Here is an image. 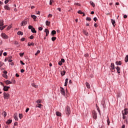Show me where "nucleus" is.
<instances>
[{"label": "nucleus", "mask_w": 128, "mask_h": 128, "mask_svg": "<svg viewBox=\"0 0 128 128\" xmlns=\"http://www.w3.org/2000/svg\"><path fill=\"white\" fill-rule=\"evenodd\" d=\"M65 112L67 116H70V106H67L65 108Z\"/></svg>", "instance_id": "obj_1"}, {"label": "nucleus", "mask_w": 128, "mask_h": 128, "mask_svg": "<svg viewBox=\"0 0 128 128\" xmlns=\"http://www.w3.org/2000/svg\"><path fill=\"white\" fill-rule=\"evenodd\" d=\"M0 36L4 40H8V36L4 33H2Z\"/></svg>", "instance_id": "obj_2"}, {"label": "nucleus", "mask_w": 128, "mask_h": 128, "mask_svg": "<svg viewBox=\"0 0 128 128\" xmlns=\"http://www.w3.org/2000/svg\"><path fill=\"white\" fill-rule=\"evenodd\" d=\"M10 95L6 93L5 92H4V98L6 100H8V98H10Z\"/></svg>", "instance_id": "obj_3"}, {"label": "nucleus", "mask_w": 128, "mask_h": 128, "mask_svg": "<svg viewBox=\"0 0 128 128\" xmlns=\"http://www.w3.org/2000/svg\"><path fill=\"white\" fill-rule=\"evenodd\" d=\"M92 114L93 118H94V120H96V118H98V115L96 114V112L95 111H93L92 112Z\"/></svg>", "instance_id": "obj_4"}, {"label": "nucleus", "mask_w": 128, "mask_h": 128, "mask_svg": "<svg viewBox=\"0 0 128 128\" xmlns=\"http://www.w3.org/2000/svg\"><path fill=\"white\" fill-rule=\"evenodd\" d=\"M60 91L62 96H66V92L64 91V88H62V87H60Z\"/></svg>", "instance_id": "obj_5"}, {"label": "nucleus", "mask_w": 128, "mask_h": 128, "mask_svg": "<svg viewBox=\"0 0 128 128\" xmlns=\"http://www.w3.org/2000/svg\"><path fill=\"white\" fill-rule=\"evenodd\" d=\"M26 24H28V20H24L22 22L20 26H26Z\"/></svg>", "instance_id": "obj_6"}, {"label": "nucleus", "mask_w": 128, "mask_h": 128, "mask_svg": "<svg viewBox=\"0 0 128 128\" xmlns=\"http://www.w3.org/2000/svg\"><path fill=\"white\" fill-rule=\"evenodd\" d=\"M128 114V108H125L124 109V111H122V114Z\"/></svg>", "instance_id": "obj_7"}, {"label": "nucleus", "mask_w": 128, "mask_h": 128, "mask_svg": "<svg viewBox=\"0 0 128 128\" xmlns=\"http://www.w3.org/2000/svg\"><path fill=\"white\" fill-rule=\"evenodd\" d=\"M4 10H10V5L6 4L4 6Z\"/></svg>", "instance_id": "obj_8"}, {"label": "nucleus", "mask_w": 128, "mask_h": 128, "mask_svg": "<svg viewBox=\"0 0 128 128\" xmlns=\"http://www.w3.org/2000/svg\"><path fill=\"white\" fill-rule=\"evenodd\" d=\"M10 86H4L3 88V90L4 92H8V88H10Z\"/></svg>", "instance_id": "obj_9"}, {"label": "nucleus", "mask_w": 128, "mask_h": 128, "mask_svg": "<svg viewBox=\"0 0 128 128\" xmlns=\"http://www.w3.org/2000/svg\"><path fill=\"white\" fill-rule=\"evenodd\" d=\"M116 70L118 74H120V66H116Z\"/></svg>", "instance_id": "obj_10"}, {"label": "nucleus", "mask_w": 128, "mask_h": 128, "mask_svg": "<svg viewBox=\"0 0 128 128\" xmlns=\"http://www.w3.org/2000/svg\"><path fill=\"white\" fill-rule=\"evenodd\" d=\"M4 82L6 84H12V82L8 80H6V81H4Z\"/></svg>", "instance_id": "obj_11"}, {"label": "nucleus", "mask_w": 128, "mask_h": 128, "mask_svg": "<svg viewBox=\"0 0 128 128\" xmlns=\"http://www.w3.org/2000/svg\"><path fill=\"white\" fill-rule=\"evenodd\" d=\"M45 32L46 34V36H48V34H50V31L47 28H46Z\"/></svg>", "instance_id": "obj_12"}, {"label": "nucleus", "mask_w": 128, "mask_h": 128, "mask_svg": "<svg viewBox=\"0 0 128 128\" xmlns=\"http://www.w3.org/2000/svg\"><path fill=\"white\" fill-rule=\"evenodd\" d=\"M116 66H122V61H116Z\"/></svg>", "instance_id": "obj_13"}, {"label": "nucleus", "mask_w": 128, "mask_h": 128, "mask_svg": "<svg viewBox=\"0 0 128 128\" xmlns=\"http://www.w3.org/2000/svg\"><path fill=\"white\" fill-rule=\"evenodd\" d=\"M83 34H85V36H88V32H86V30H84Z\"/></svg>", "instance_id": "obj_14"}, {"label": "nucleus", "mask_w": 128, "mask_h": 128, "mask_svg": "<svg viewBox=\"0 0 128 128\" xmlns=\"http://www.w3.org/2000/svg\"><path fill=\"white\" fill-rule=\"evenodd\" d=\"M111 22H112V24L114 26H116V20L112 19Z\"/></svg>", "instance_id": "obj_15"}, {"label": "nucleus", "mask_w": 128, "mask_h": 128, "mask_svg": "<svg viewBox=\"0 0 128 128\" xmlns=\"http://www.w3.org/2000/svg\"><path fill=\"white\" fill-rule=\"evenodd\" d=\"M12 120H8L6 122V124H12Z\"/></svg>", "instance_id": "obj_16"}, {"label": "nucleus", "mask_w": 128, "mask_h": 128, "mask_svg": "<svg viewBox=\"0 0 128 128\" xmlns=\"http://www.w3.org/2000/svg\"><path fill=\"white\" fill-rule=\"evenodd\" d=\"M86 84L88 88H90V85L89 82H86Z\"/></svg>", "instance_id": "obj_17"}, {"label": "nucleus", "mask_w": 128, "mask_h": 128, "mask_svg": "<svg viewBox=\"0 0 128 128\" xmlns=\"http://www.w3.org/2000/svg\"><path fill=\"white\" fill-rule=\"evenodd\" d=\"M110 66L111 68V70H114V64L112 63L111 66Z\"/></svg>", "instance_id": "obj_18"}, {"label": "nucleus", "mask_w": 128, "mask_h": 128, "mask_svg": "<svg viewBox=\"0 0 128 128\" xmlns=\"http://www.w3.org/2000/svg\"><path fill=\"white\" fill-rule=\"evenodd\" d=\"M56 116H62V113H60V112H56Z\"/></svg>", "instance_id": "obj_19"}, {"label": "nucleus", "mask_w": 128, "mask_h": 128, "mask_svg": "<svg viewBox=\"0 0 128 128\" xmlns=\"http://www.w3.org/2000/svg\"><path fill=\"white\" fill-rule=\"evenodd\" d=\"M31 32L32 34H36V29L34 28H32Z\"/></svg>", "instance_id": "obj_20"}, {"label": "nucleus", "mask_w": 128, "mask_h": 128, "mask_svg": "<svg viewBox=\"0 0 128 128\" xmlns=\"http://www.w3.org/2000/svg\"><path fill=\"white\" fill-rule=\"evenodd\" d=\"M68 78H66V79L65 83H64V86H68Z\"/></svg>", "instance_id": "obj_21"}, {"label": "nucleus", "mask_w": 128, "mask_h": 128, "mask_svg": "<svg viewBox=\"0 0 128 128\" xmlns=\"http://www.w3.org/2000/svg\"><path fill=\"white\" fill-rule=\"evenodd\" d=\"M17 34L18 36H22V34H24V32H22L19 31L17 32Z\"/></svg>", "instance_id": "obj_22"}, {"label": "nucleus", "mask_w": 128, "mask_h": 128, "mask_svg": "<svg viewBox=\"0 0 128 128\" xmlns=\"http://www.w3.org/2000/svg\"><path fill=\"white\" fill-rule=\"evenodd\" d=\"M42 104H38L36 105V108H42Z\"/></svg>", "instance_id": "obj_23"}, {"label": "nucleus", "mask_w": 128, "mask_h": 128, "mask_svg": "<svg viewBox=\"0 0 128 128\" xmlns=\"http://www.w3.org/2000/svg\"><path fill=\"white\" fill-rule=\"evenodd\" d=\"M107 124L108 126H110V118H108V116H107Z\"/></svg>", "instance_id": "obj_24"}, {"label": "nucleus", "mask_w": 128, "mask_h": 128, "mask_svg": "<svg viewBox=\"0 0 128 128\" xmlns=\"http://www.w3.org/2000/svg\"><path fill=\"white\" fill-rule=\"evenodd\" d=\"M56 34V30H52V36H54V34Z\"/></svg>", "instance_id": "obj_25"}, {"label": "nucleus", "mask_w": 128, "mask_h": 128, "mask_svg": "<svg viewBox=\"0 0 128 128\" xmlns=\"http://www.w3.org/2000/svg\"><path fill=\"white\" fill-rule=\"evenodd\" d=\"M28 46H34V42H31L30 44V42H28Z\"/></svg>", "instance_id": "obj_26"}, {"label": "nucleus", "mask_w": 128, "mask_h": 128, "mask_svg": "<svg viewBox=\"0 0 128 128\" xmlns=\"http://www.w3.org/2000/svg\"><path fill=\"white\" fill-rule=\"evenodd\" d=\"M96 106L97 110L98 111V113L100 114V107L98 106V104H96Z\"/></svg>", "instance_id": "obj_27"}, {"label": "nucleus", "mask_w": 128, "mask_h": 128, "mask_svg": "<svg viewBox=\"0 0 128 128\" xmlns=\"http://www.w3.org/2000/svg\"><path fill=\"white\" fill-rule=\"evenodd\" d=\"M4 26V20H0V26Z\"/></svg>", "instance_id": "obj_28"}, {"label": "nucleus", "mask_w": 128, "mask_h": 128, "mask_svg": "<svg viewBox=\"0 0 128 128\" xmlns=\"http://www.w3.org/2000/svg\"><path fill=\"white\" fill-rule=\"evenodd\" d=\"M2 76H3V78H8V75L6 74H2Z\"/></svg>", "instance_id": "obj_29"}, {"label": "nucleus", "mask_w": 128, "mask_h": 128, "mask_svg": "<svg viewBox=\"0 0 128 128\" xmlns=\"http://www.w3.org/2000/svg\"><path fill=\"white\" fill-rule=\"evenodd\" d=\"M124 62H128V55H126V58H124Z\"/></svg>", "instance_id": "obj_30"}, {"label": "nucleus", "mask_w": 128, "mask_h": 128, "mask_svg": "<svg viewBox=\"0 0 128 128\" xmlns=\"http://www.w3.org/2000/svg\"><path fill=\"white\" fill-rule=\"evenodd\" d=\"M90 4H91V6H93V8H94V6H96L94 3L92 1H90Z\"/></svg>", "instance_id": "obj_31"}, {"label": "nucleus", "mask_w": 128, "mask_h": 128, "mask_svg": "<svg viewBox=\"0 0 128 128\" xmlns=\"http://www.w3.org/2000/svg\"><path fill=\"white\" fill-rule=\"evenodd\" d=\"M31 18H33L34 20H36V16L35 15H31Z\"/></svg>", "instance_id": "obj_32"}, {"label": "nucleus", "mask_w": 128, "mask_h": 128, "mask_svg": "<svg viewBox=\"0 0 128 128\" xmlns=\"http://www.w3.org/2000/svg\"><path fill=\"white\" fill-rule=\"evenodd\" d=\"M46 26H50V22H48V20H46Z\"/></svg>", "instance_id": "obj_33"}, {"label": "nucleus", "mask_w": 128, "mask_h": 128, "mask_svg": "<svg viewBox=\"0 0 128 128\" xmlns=\"http://www.w3.org/2000/svg\"><path fill=\"white\" fill-rule=\"evenodd\" d=\"M66 70H63L61 72V76H64L66 74Z\"/></svg>", "instance_id": "obj_34"}, {"label": "nucleus", "mask_w": 128, "mask_h": 128, "mask_svg": "<svg viewBox=\"0 0 128 128\" xmlns=\"http://www.w3.org/2000/svg\"><path fill=\"white\" fill-rule=\"evenodd\" d=\"M14 118L15 120H18V116L16 114H14Z\"/></svg>", "instance_id": "obj_35"}, {"label": "nucleus", "mask_w": 128, "mask_h": 128, "mask_svg": "<svg viewBox=\"0 0 128 128\" xmlns=\"http://www.w3.org/2000/svg\"><path fill=\"white\" fill-rule=\"evenodd\" d=\"M19 118L20 120H22V118H24V115H22V114H19Z\"/></svg>", "instance_id": "obj_36"}, {"label": "nucleus", "mask_w": 128, "mask_h": 128, "mask_svg": "<svg viewBox=\"0 0 128 128\" xmlns=\"http://www.w3.org/2000/svg\"><path fill=\"white\" fill-rule=\"evenodd\" d=\"M52 2H54V0H50V5L52 6Z\"/></svg>", "instance_id": "obj_37"}, {"label": "nucleus", "mask_w": 128, "mask_h": 128, "mask_svg": "<svg viewBox=\"0 0 128 128\" xmlns=\"http://www.w3.org/2000/svg\"><path fill=\"white\" fill-rule=\"evenodd\" d=\"M56 40V37L54 36V37H52V42H54V40Z\"/></svg>", "instance_id": "obj_38"}, {"label": "nucleus", "mask_w": 128, "mask_h": 128, "mask_svg": "<svg viewBox=\"0 0 128 128\" xmlns=\"http://www.w3.org/2000/svg\"><path fill=\"white\" fill-rule=\"evenodd\" d=\"M2 114L4 116V118H6V112L5 111H4V112L2 113Z\"/></svg>", "instance_id": "obj_39"}, {"label": "nucleus", "mask_w": 128, "mask_h": 128, "mask_svg": "<svg viewBox=\"0 0 128 128\" xmlns=\"http://www.w3.org/2000/svg\"><path fill=\"white\" fill-rule=\"evenodd\" d=\"M40 52V50H37L35 54V56H38V54Z\"/></svg>", "instance_id": "obj_40"}, {"label": "nucleus", "mask_w": 128, "mask_h": 128, "mask_svg": "<svg viewBox=\"0 0 128 128\" xmlns=\"http://www.w3.org/2000/svg\"><path fill=\"white\" fill-rule=\"evenodd\" d=\"M86 20H88V22H90V20H92V18H90V17H87V18H86Z\"/></svg>", "instance_id": "obj_41"}, {"label": "nucleus", "mask_w": 128, "mask_h": 128, "mask_svg": "<svg viewBox=\"0 0 128 128\" xmlns=\"http://www.w3.org/2000/svg\"><path fill=\"white\" fill-rule=\"evenodd\" d=\"M36 102L38 104H40V102H42L40 101V100H36Z\"/></svg>", "instance_id": "obj_42"}, {"label": "nucleus", "mask_w": 128, "mask_h": 128, "mask_svg": "<svg viewBox=\"0 0 128 128\" xmlns=\"http://www.w3.org/2000/svg\"><path fill=\"white\" fill-rule=\"evenodd\" d=\"M10 28H12V25H10L9 26H8V27L7 28V30H10Z\"/></svg>", "instance_id": "obj_43"}, {"label": "nucleus", "mask_w": 128, "mask_h": 128, "mask_svg": "<svg viewBox=\"0 0 128 128\" xmlns=\"http://www.w3.org/2000/svg\"><path fill=\"white\" fill-rule=\"evenodd\" d=\"M78 12L80 14H84V12H82L80 10H78Z\"/></svg>", "instance_id": "obj_44"}, {"label": "nucleus", "mask_w": 128, "mask_h": 128, "mask_svg": "<svg viewBox=\"0 0 128 128\" xmlns=\"http://www.w3.org/2000/svg\"><path fill=\"white\" fill-rule=\"evenodd\" d=\"M34 28V27H32V26H30V25L29 26H28V28L29 29V30H32V28Z\"/></svg>", "instance_id": "obj_45"}, {"label": "nucleus", "mask_w": 128, "mask_h": 128, "mask_svg": "<svg viewBox=\"0 0 128 128\" xmlns=\"http://www.w3.org/2000/svg\"><path fill=\"white\" fill-rule=\"evenodd\" d=\"M4 62H0V68L1 66H4Z\"/></svg>", "instance_id": "obj_46"}, {"label": "nucleus", "mask_w": 128, "mask_h": 128, "mask_svg": "<svg viewBox=\"0 0 128 128\" xmlns=\"http://www.w3.org/2000/svg\"><path fill=\"white\" fill-rule=\"evenodd\" d=\"M120 96H122V94L118 92V98H120Z\"/></svg>", "instance_id": "obj_47"}, {"label": "nucleus", "mask_w": 128, "mask_h": 128, "mask_svg": "<svg viewBox=\"0 0 128 128\" xmlns=\"http://www.w3.org/2000/svg\"><path fill=\"white\" fill-rule=\"evenodd\" d=\"M126 114H122V118H123V120H126Z\"/></svg>", "instance_id": "obj_48"}, {"label": "nucleus", "mask_w": 128, "mask_h": 128, "mask_svg": "<svg viewBox=\"0 0 128 128\" xmlns=\"http://www.w3.org/2000/svg\"><path fill=\"white\" fill-rule=\"evenodd\" d=\"M125 121L126 124H128V118H126Z\"/></svg>", "instance_id": "obj_49"}, {"label": "nucleus", "mask_w": 128, "mask_h": 128, "mask_svg": "<svg viewBox=\"0 0 128 128\" xmlns=\"http://www.w3.org/2000/svg\"><path fill=\"white\" fill-rule=\"evenodd\" d=\"M24 53H20V56H24Z\"/></svg>", "instance_id": "obj_50"}, {"label": "nucleus", "mask_w": 128, "mask_h": 128, "mask_svg": "<svg viewBox=\"0 0 128 128\" xmlns=\"http://www.w3.org/2000/svg\"><path fill=\"white\" fill-rule=\"evenodd\" d=\"M58 64H59V66H62V63L60 61L58 62Z\"/></svg>", "instance_id": "obj_51"}, {"label": "nucleus", "mask_w": 128, "mask_h": 128, "mask_svg": "<svg viewBox=\"0 0 128 128\" xmlns=\"http://www.w3.org/2000/svg\"><path fill=\"white\" fill-rule=\"evenodd\" d=\"M20 64H22V66H24V62L20 60Z\"/></svg>", "instance_id": "obj_52"}, {"label": "nucleus", "mask_w": 128, "mask_h": 128, "mask_svg": "<svg viewBox=\"0 0 128 128\" xmlns=\"http://www.w3.org/2000/svg\"><path fill=\"white\" fill-rule=\"evenodd\" d=\"M20 40L21 42H24V40H26V38H21Z\"/></svg>", "instance_id": "obj_53"}, {"label": "nucleus", "mask_w": 128, "mask_h": 128, "mask_svg": "<svg viewBox=\"0 0 128 128\" xmlns=\"http://www.w3.org/2000/svg\"><path fill=\"white\" fill-rule=\"evenodd\" d=\"M14 44L15 45L18 44V42L17 41H14Z\"/></svg>", "instance_id": "obj_54"}, {"label": "nucleus", "mask_w": 128, "mask_h": 128, "mask_svg": "<svg viewBox=\"0 0 128 128\" xmlns=\"http://www.w3.org/2000/svg\"><path fill=\"white\" fill-rule=\"evenodd\" d=\"M94 22H96V21L98 20V18H96V17H94Z\"/></svg>", "instance_id": "obj_55"}, {"label": "nucleus", "mask_w": 128, "mask_h": 128, "mask_svg": "<svg viewBox=\"0 0 128 128\" xmlns=\"http://www.w3.org/2000/svg\"><path fill=\"white\" fill-rule=\"evenodd\" d=\"M34 36L32 35L30 37V40H33Z\"/></svg>", "instance_id": "obj_56"}, {"label": "nucleus", "mask_w": 128, "mask_h": 128, "mask_svg": "<svg viewBox=\"0 0 128 128\" xmlns=\"http://www.w3.org/2000/svg\"><path fill=\"white\" fill-rule=\"evenodd\" d=\"M3 72H4V74H8V71H6V70H4V71Z\"/></svg>", "instance_id": "obj_57"}, {"label": "nucleus", "mask_w": 128, "mask_h": 128, "mask_svg": "<svg viewBox=\"0 0 128 128\" xmlns=\"http://www.w3.org/2000/svg\"><path fill=\"white\" fill-rule=\"evenodd\" d=\"M7 54H8L6 53V52H4V54H3V55L4 56H6Z\"/></svg>", "instance_id": "obj_58"}, {"label": "nucleus", "mask_w": 128, "mask_h": 128, "mask_svg": "<svg viewBox=\"0 0 128 128\" xmlns=\"http://www.w3.org/2000/svg\"><path fill=\"white\" fill-rule=\"evenodd\" d=\"M4 26H0V30H4Z\"/></svg>", "instance_id": "obj_59"}, {"label": "nucleus", "mask_w": 128, "mask_h": 128, "mask_svg": "<svg viewBox=\"0 0 128 128\" xmlns=\"http://www.w3.org/2000/svg\"><path fill=\"white\" fill-rule=\"evenodd\" d=\"M30 110V108H26V112H28Z\"/></svg>", "instance_id": "obj_60"}, {"label": "nucleus", "mask_w": 128, "mask_h": 128, "mask_svg": "<svg viewBox=\"0 0 128 128\" xmlns=\"http://www.w3.org/2000/svg\"><path fill=\"white\" fill-rule=\"evenodd\" d=\"M43 29L42 27H39L38 28V30H42Z\"/></svg>", "instance_id": "obj_61"}, {"label": "nucleus", "mask_w": 128, "mask_h": 128, "mask_svg": "<svg viewBox=\"0 0 128 128\" xmlns=\"http://www.w3.org/2000/svg\"><path fill=\"white\" fill-rule=\"evenodd\" d=\"M58 10H59L60 12H62V8H57Z\"/></svg>", "instance_id": "obj_62"}, {"label": "nucleus", "mask_w": 128, "mask_h": 128, "mask_svg": "<svg viewBox=\"0 0 128 128\" xmlns=\"http://www.w3.org/2000/svg\"><path fill=\"white\" fill-rule=\"evenodd\" d=\"M84 56H85V58H88V54H85Z\"/></svg>", "instance_id": "obj_63"}, {"label": "nucleus", "mask_w": 128, "mask_h": 128, "mask_svg": "<svg viewBox=\"0 0 128 128\" xmlns=\"http://www.w3.org/2000/svg\"><path fill=\"white\" fill-rule=\"evenodd\" d=\"M60 62H62V63L64 62V58H62Z\"/></svg>", "instance_id": "obj_64"}]
</instances>
